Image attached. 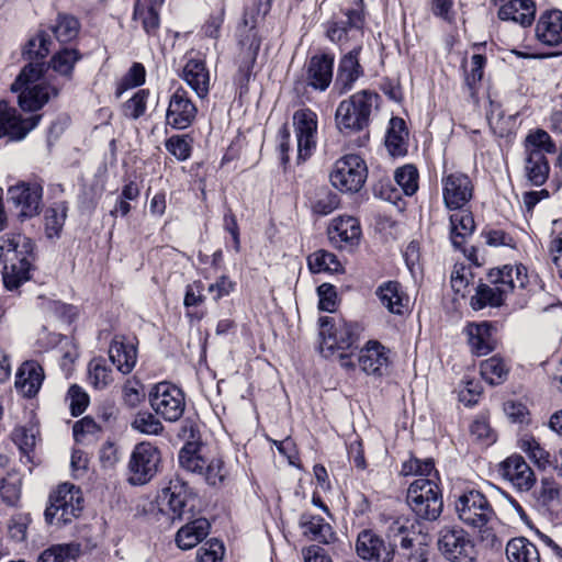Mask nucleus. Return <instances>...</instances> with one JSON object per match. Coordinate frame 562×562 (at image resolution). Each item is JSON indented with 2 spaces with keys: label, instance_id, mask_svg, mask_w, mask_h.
<instances>
[{
  "label": "nucleus",
  "instance_id": "48",
  "mask_svg": "<svg viewBox=\"0 0 562 562\" xmlns=\"http://www.w3.org/2000/svg\"><path fill=\"white\" fill-rule=\"evenodd\" d=\"M53 32L59 42H70L76 38L79 33V22L71 15L59 14L53 27Z\"/></svg>",
  "mask_w": 562,
  "mask_h": 562
},
{
  "label": "nucleus",
  "instance_id": "60",
  "mask_svg": "<svg viewBox=\"0 0 562 562\" xmlns=\"http://www.w3.org/2000/svg\"><path fill=\"white\" fill-rule=\"evenodd\" d=\"M166 149L178 160H187L191 154V146L186 136L175 135L166 142Z\"/></svg>",
  "mask_w": 562,
  "mask_h": 562
},
{
  "label": "nucleus",
  "instance_id": "6",
  "mask_svg": "<svg viewBox=\"0 0 562 562\" xmlns=\"http://www.w3.org/2000/svg\"><path fill=\"white\" fill-rule=\"evenodd\" d=\"M406 501L419 519L432 521L442 513L441 491L434 479L417 477L407 490Z\"/></svg>",
  "mask_w": 562,
  "mask_h": 562
},
{
  "label": "nucleus",
  "instance_id": "27",
  "mask_svg": "<svg viewBox=\"0 0 562 562\" xmlns=\"http://www.w3.org/2000/svg\"><path fill=\"white\" fill-rule=\"evenodd\" d=\"M328 237L339 248L353 246L361 237L360 224L352 216L334 218L328 227Z\"/></svg>",
  "mask_w": 562,
  "mask_h": 562
},
{
  "label": "nucleus",
  "instance_id": "33",
  "mask_svg": "<svg viewBox=\"0 0 562 562\" xmlns=\"http://www.w3.org/2000/svg\"><path fill=\"white\" fill-rule=\"evenodd\" d=\"M450 215V239L456 249H461L472 236L475 223L471 212L465 209L454 210Z\"/></svg>",
  "mask_w": 562,
  "mask_h": 562
},
{
  "label": "nucleus",
  "instance_id": "23",
  "mask_svg": "<svg viewBox=\"0 0 562 562\" xmlns=\"http://www.w3.org/2000/svg\"><path fill=\"white\" fill-rule=\"evenodd\" d=\"M358 364L367 374L382 375L390 366L389 350L376 340H370L361 348Z\"/></svg>",
  "mask_w": 562,
  "mask_h": 562
},
{
  "label": "nucleus",
  "instance_id": "10",
  "mask_svg": "<svg viewBox=\"0 0 562 562\" xmlns=\"http://www.w3.org/2000/svg\"><path fill=\"white\" fill-rule=\"evenodd\" d=\"M437 546L450 562H472L476 555L472 538L459 526H443L438 532Z\"/></svg>",
  "mask_w": 562,
  "mask_h": 562
},
{
  "label": "nucleus",
  "instance_id": "49",
  "mask_svg": "<svg viewBox=\"0 0 562 562\" xmlns=\"http://www.w3.org/2000/svg\"><path fill=\"white\" fill-rule=\"evenodd\" d=\"M132 428L144 435H160L164 430L161 422L149 412L138 413L132 422Z\"/></svg>",
  "mask_w": 562,
  "mask_h": 562
},
{
  "label": "nucleus",
  "instance_id": "9",
  "mask_svg": "<svg viewBox=\"0 0 562 562\" xmlns=\"http://www.w3.org/2000/svg\"><path fill=\"white\" fill-rule=\"evenodd\" d=\"M160 461V451L156 446L147 441L137 443L128 460L127 482L134 486L147 484L157 474Z\"/></svg>",
  "mask_w": 562,
  "mask_h": 562
},
{
  "label": "nucleus",
  "instance_id": "24",
  "mask_svg": "<svg viewBox=\"0 0 562 562\" xmlns=\"http://www.w3.org/2000/svg\"><path fill=\"white\" fill-rule=\"evenodd\" d=\"M502 471L503 476L519 491H529L536 483L533 471L519 454L508 457L502 463Z\"/></svg>",
  "mask_w": 562,
  "mask_h": 562
},
{
  "label": "nucleus",
  "instance_id": "54",
  "mask_svg": "<svg viewBox=\"0 0 562 562\" xmlns=\"http://www.w3.org/2000/svg\"><path fill=\"white\" fill-rule=\"evenodd\" d=\"M134 19L140 21L147 34H155L159 27V15L153 5L145 7L137 2L134 9Z\"/></svg>",
  "mask_w": 562,
  "mask_h": 562
},
{
  "label": "nucleus",
  "instance_id": "21",
  "mask_svg": "<svg viewBox=\"0 0 562 562\" xmlns=\"http://www.w3.org/2000/svg\"><path fill=\"white\" fill-rule=\"evenodd\" d=\"M196 112V106L189 99L187 91L179 88L170 98L166 120L171 127L184 130L193 123Z\"/></svg>",
  "mask_w": 562,
  "mask_h": 562
},
{
  "label": "nucleus",
  "instance_id": "46",
  "mask_svg": "<svg viewBox=\"0 0 562 562\" xmlns=\"http://www.w3.org/2000/svg\"><path fill=\"white\" fill-rule=\"evenodd\" d=\"M80 59L76 49L65 48L55 54L50 60V67L57 74L70 78L75 64Z\"/></svg>",
  "mask_w": 562,
  "mask_h": 562
},
{
  "label": "nucleus",
  "instance_id": "17",
  "mask_svg": "<svg viewBox=\"0 0 562 562\" xmlns=\"http://www.w3.org/2000/svg\"><path fill=\"white\" fill-rule=\"evenodd\" d=\"M442 196L447 209L461 210L473 196V183L468 175L451 172L441 179Z\"/></svg>",
  "mask_w": 562,
  "mask_h": 562
},
{
  "label": "nucleus",
  "instance_id": "58",
  "mask_svg": "<svg viewBox=\"0 0 562 562\" xmlns=\"http://www.w3.org/2000/svg\"><path fill=\"white\" fill-rule=\"evenodd\" d=\"M486 59L483 55L475 54L471 57V69L465 71V85L468 86L471 94H474L476 85L483 78V68Z\"/></svg>",
  "mask_w": 562,
  "mask_h": 562
},
{
  "label": "nucleus",
  "instance_id": "36",
  "mask_svg": "<svg viewBox=\"0 0 562 562\" xmlns=\"http://www.w3.org/2000/svg\"><path fill=\"white\" fill-rule=\"evenodd\" d=\"M300 526L303 528L304 536L310 537L311 540L328 544L336 539L331 526L319 516L304 514L301 516Z\"/></svg>",
  "mask_w": 562,
  "mask_h": 562
},
{
  "label": "nucleus",
  "instance_id": "40",
  "mask_svg": "<svg viewBox=\"0 0 562 562\" xmlns=\"http://www.w3.org/2000/svg\"><path fill=\"white\" fill-rule=\"evenodd\" d=\"M406 136L407 132L405 130V122L398 117L391 119L390 127L385 137V145L393 156L405 153Z\"/></svg>",
  "mask_w": 562,
  "mask_h": 562
},
{
  "label": "nucleus",
  "instance_id": "26",
  "mask_svg": "<svg viewBox=\"0 0 562 562\" xmlns=\"http://www.w3.org/2000/svg\"><path fill=\"white\" fill-rule=\"evenodd\" d=\"M45 374L41 364L34 360L23 362L15 375V389L24 397H34L44 381Z\"/></svg>",
  "mask_w": 562,
  "mask_h": 562
},
{
  "label": "nucleus",
  "instance_id": "50",
  "mask_svg": "<svg viewBox=\"0 0 562 562\" xmlns=\"http://www.w3.org/2000/svg\"><path fill=\"white\" fill-rule=\"evenodd\" d=\"M89 380L98 390L105 389L113 381L112 371L105 366L103 359H93L90 361Z\"/></svg>",
  "mask_w": 562,
  "mask_h": 562
},
{
  "label": "nucleus",
  "instance_id": "31",
  "mask_svg": "<svg viewBox=\"0 0 562 562\" xmlns=\"http://www.w3.org/2000/svg\"><path fill=\"white\" fill-rule=\"evenodd\" d=\"M375 294L381 305L392 314L402 315L407 307L408 296L396 281L382 283L376 289Z\"/></svg>",
  "mask_w": 562,
  "mask_h": 562
},
{
  "label": "nucleus",
  "instance_id": "62",
  "mask_svg": "<svg viewBox=\"0 0 562 562\" xmlns=\"http://www.w3.org/2000/svg\"><path fill=\"white\" fill-rule=\"evenodd\" d=\"M144 396V387L138 381H126L123 386V400L126 405L136 407Z\"/></svg>",
  "mask_w": 562,
  "mask_h": 562
},
{
  "label": "nucleus",
  "instance_id": "34",
  "mask_svg": "<svg viewBox=\"0 0 562 562\" xmlns=\"http://www.w3.org/2000/svg\"><path fill=\"white\" fill-rule=\"evenodd\" d=\"M465 331L471 350L476 356H485L494 350L496 341L488 323L469 324Z\"/></svg>",
  "mask_w": 562,
  "mask_h": 562
},
{
  "label": "nucleus",
  "instance_id": "32",
  "mask_svg": "<svg viewBox=\"0 0 562 562\" xmlns=\"http://www.w3.org/2000/svg\"><path fill=\"white\" fill-rule=\"evenodd\" d=\"M182 78L199 98L207 95L210 90V72L203 60L189 59L182 70Z\"/></svg>",
  "mask_w": 562,
  "mask_h": 562
},
{
  "label": "nucleus",
  "instance_id": "56",
  "mask_svg": "<svg viewBox=\"0 0 562 562\" xmlns=\"http://www.w3.org/2000/svg\"><path fill=\"white\" fill-rule=\"evenodd\" d=\"M37 435L38 430L33 425L18 426L12 432V439L22 451L27 452L35 447Z\"/></svg>",
  "mask_w": 562,
  "mask_h": 562
},
{
  "label": "nucleus",
  "instance_id": "43",
  "mask_svg": "<svg viewBox=\"0 0 562 562\" xmlns=\"http://www.w3.org/2000/svg\"><path fill=\"white\" fill-rule=\"evenodd\" d=\"M310 270L313 273L319 272H338L341 270V265L337 257L326 250H317L307 257Z\"/></svg>",
  "mask_w": 562,
  "mask_h": 562
},
{
  "label": "nucleus",
  "instance_id": "18",
  "mask_svg": "<svg viewBox=\"0 0 562 562\" xmlns=\"http://www.w3.org/2000/svg\"><path fill=\"white\" fill-rule=\"evenodd\" d=\"M40 120L41 115L22 119L7 101H0V138L8 136L12 140H21L36 127Z\"/></svg>",
  "mask_w": 562,
  "mask_h": 562
},
{
  "label": "nucleus",
  "instance_id": "59",
  "mask_svg": "<svg viewBox=\"0 0 562 562\" xmlns=\"http://www.w3.org/2000/svg\"><path fill=\"white\" fill-rule=\"evenodd\" d=\"M225 553L224 546L217 539L207 541L198 551L200 562H221Z\"/></svg>",
  "mask_w": 562,
  "mask_h": 562
},
{
  "label": "nucleus",
  "instance_id": "57",
  "mask_svg": "<svg viewBox=\"0 0 562 562\" xmlns=\"http://www.w3.org/2000/svg\"><path fill=\"white\" fill-rule=\"evenodd\" d=\"M146 70L139 63H134L117 87V97L125 90L142 86L145 82Z\"/></svg>",
  "mask_w": 562,
  "mask_h": 562
},
{
  "label": "nucleus",
  "instance_id": "45",
  "mask_svg": "<svg viewBox=\"0 0 562 562\" xmlns=\"http://www.w3.org/2000/svg\"><path fill=\"white\" fill-rule=\"evenodd\" d=\"M67 207L64 203H56L45 211V234L48 238L59 237L66 220Z\"/></svg>",
  "mask_w": 562,
  "mask_h": 562
},
{
  "label": "nucleus",
  "instance_id": "30",
  "mask_svg": "<svg viewBox=\"0 0 562 562\" xmlns=\"http://www.w3.org/2000/svg\"><path fill=\"white\" fill-rule=\"evenodd\" d=\"M536 16V4L532 0H508L498 9V18L512 21L521 26L532 24Z\"/></svg>",
  "mask_w": 562,
  "mask_h": 562
},
{
  "label": "nucleus",
  "instance_id": "14",
  "mask_svg": "<svg viewBox=\"0 0 562 562\" xmlns=\"http://www.w3.org/2000/svg\"><path fill=\"white\" fill-rule=\"evenodd\" d=\"M454 507L459 519L474 529L482 530L494 517V510L485 495L475 490L462 493Z\"/></svg>",
  "mask_w": 562,
  "mask_h": 562
},
{
  "label": "nucleus",
  "instance_id": "29",
  "mask_svg": "<svg viewBox=\"0 0 562 562\" xmlns=\"http://www.w3.org/2000/svg\"><path fill=\"white\" fill-rule=\"evenodd\" d=\"M360 47H356L346 54L339 61L336 86L339 93L351 90L355 82L362 76L363 70L359 64Z\"/></svg>",
  "mask_w": 562,
  "mask_h": 562
},
{
  "label": "nucleus",
  "instance_id": "51",
  "mask_svg": "<svg viewBox=\"0 0 562 562\" xmlns=\"http://www.w3.org/2000/svg\"><path fill=\"white\" fill-rule=\"evenodd\" d=\"M148 97L149 91L146 89H140L135 92L134 95L128 99L122 106L124 116L132 120H137L144 115L147 109Z\"/></svg>",
  "mask_w": 562,
  "mask_h": 562
},
{
  "label": "nucleus",
  "instance_id": "47",
  "mask_svg": "<svg viewBox=\"0 0 562 562\" xmlns=\"http://www.w3.org/2000/svg\"><path fill=\"white\" fill-rule=\"evenodd\" d=\"M518 446L538 468H546L550 463L549 452L546 451L532 436H524L520 438Z\"/></svg>",
  "mask_w": 562,
  "mask_h": 562
},
{
  "label": "nucleus",
  "instance_id": "11",
  "mask_svg": "<svg viewBox=\"0 0 562 562\" xmlns=\"http://www.w3.org/2000/svg\"><path fill=\"white\" fill-rule=\"evenodd\" d=\"M178 460L182 469L202 475L213 486L222 484L228 475L222 458H206L191 447H183L179 451Z\"/></svg>",
  "mask_w": 562,
  "mask_h": 562
},
{
  "label": "nucleus",
  "instance_id": "61",
  "mask_svg": "<svg viewBox=\"0 0 562 562\" xmlns=\"http://www.w3.org/2000/svg\"><path fill=\"white\" fill-rule=\"evenodd\" d=\"M69 407L74 416L85 412L88 406V394L78 385H71L68 390Z\"/></svg>",
  "mask_w": 562,
  "mask_h": 562
},
{
  "label": "nucleus",
  "instance_id": "44",
  "mask_svg": "<svg viewBox=\"0 0 562 562\" xmlns=\"http://www.w3.org/2000/svg\"><path fill=\"white\" fill-rule=\"evenodd\" d=\"M482 378L492 385L501 384L508 374V368L499 357H491L484 360L481 366Z\"/></svg>",
  "mask_w": 562,
  "mask_h": 562
},
{
  "label": "nucleus",
  "instance_id": "8",
  "mask_svg": "<svg viewBox=\"0 0 562 562\" xmlns=\"http://www.w3.org/2000/svg\"><path fill=\"white\" fill-rule=\"evenodd\" d=\"M156 503L159 512L171 520L190 519L193 516L195 495L186 482L176 479L158 493Z\"/></svg>",
  "mask_w": 562,
  "mask_h": 562
},
{
  "label": "nucleus",
  "instance_id": "20",
  "mask_svg": "<svg viewBox=\"0 0 562 562\" xmlns=\"http://www.w3.org/2000/svg\"><path fill=\"white\" fill-rule=\"evenodd\" d=\"M363 15L359 10H347L341 16H335L328 22L326 34L334 43L357 40L362 35Z\"/></svg>",
  "mask_w": 562,
  "mask_h": 562
},
{
  "label": "nucleus",
  "instance_id": "7",
  "mask_svg": "<svg viewBox=\"0 0 562 562\" xmlns=\"http://www.w3.org/2000/svg\"><path fill=\"white\" fill-rule=\"evenodd\" d=\"M83 508V498L79 488L72 484H60L50 495L45 509V520L49 525L64 526L79 517Z\"/></svg>",
  "mask_w": 562,
  "mask_h": 562
},
{
  "label": "nucleus",
  "instance_id": "52",
  "mask_svg": "<svg viewBox=\"0 0 562 562\" xmlns=\"http://www.w3.org/2000/svg\"><path fill=\"white\" fill-rule=\"evenodd\" d=\"M49 36L46 33L41 32L27 42L24 55H26L31 60L30 63H38L43 66L40 60L46 57L49 53Z\"/></svg>",
  "mask_w": 562,
  "mask_h": 562
},
{
  "label": "nucleus",
  "instance_id": "2",
  "mask_svg": "<svg viewBox=\"0 0 562 562\" xmlns=\"http://www.w3.org/2000/svg\"><path fill=\"white\" fill-rule=\"evenodd\" d=\"M527 281L526 268L521 265H505L502 268L492 269L488 273L490 283H481L476 286L470 304L476 311L486 306H501L517 285L525 288Z\"/></svg>",
  "mask_w": 562,
  "mask_h": 562
},
{
  "label": "nucleus",
  "instance_id": "4",
  "mask_svg": "<svg viewBox=\"0 0 562 562\" xmlns=\"http://www.w3.org/2000/svg\"><path fill=\"white\" fill-rule=\"evenodd\" d=\"M376 99V93L362 90L342 100L335 114L337 128L346 135L363 131L369 125L370 114Z\"/></svg>",
  "mask_w": 562,
  "mask_h": 562
},
{
  "label": "nucleus",
  "instance_id": "55",
  "mask_svg": "<svg viewBox=\"0 0 562 562\" xmlns=\"http://www.w3.org/2000/svg\"><path fill=\"white\" fill-rule=\"evenodd\" d=\"M394 179L406 195L414 194L418 188V172L412 165L396 169Z\"/></svg>",
  "mask_w": 562,
  "mask_h": 562
},
{
  "label": "nucleus",
  "instance_id": "41",
  "mask_svg": "<svg viewBox=\"0 0 562 562\" xmlns=\"http://www.w3.org/2000/svg\"><path fill=\"white\" fill-rule=\"evenodd\" d=\"M260 48V41L255 33L248 36V47L244 52L243 60L239 65L236 79L241 86H245L250 78L252 67L256 63L258 50Z\"/></svg>",
  "mask_w": 562,
  "mask_h": 562
},
{
  "label": "nucleus",
  "instance_id": "13",
  "mask_svg": "<svg viewBox=\"0 0 562 562\" xmlns=\"http://www.w3.org/2000/svg\"><path fill=\"white\" fill-rule=\"evenodd\" d=\"M149 404L157 415L173 423L184 413L186 396L179 386L170 382H160L150 390Z\"/></svg>",
  "mask_w": 562,
  "mask_h": 562
},
{
  "label": "nucleus",
  "instance_id": "19",
  "mask_svg": "<svg viewBox=\"0 0 562 562\" xmlns=\"http://www.w3.org/2000/svg\"><path fill=\"white\" fill-rule=\"evenodd\" d=\"M356 552L360 559L368 562H392L394 558L393 546L369 529L359 532Z\"/></svg>",
  "mask_w": 562,
  "mask_h": 562
},
{
  "label": "nucleus",
  "instance_id": "28",
  "mask_svg": "<svg viewBox=\"0 0 562 562\" xmlns=\"http://www.w3.org/2000/svg\"><path fill=\"white\" fill-rule=\"evenodd\" d=\"M109 357L120 372L128 374L137 362V349L132 340L116 335L110 344Z\"/></svg>",
  "mask_w": 562,
  "mask_h": 562
},
{
  "label": "nucleus",
  "instance_id": "64",
  "mask_svg": "<svg viewBox=\"0 0 562 562\" xmlns=\"http://www.w3.org/2000/svg\"><path fill=\"white\" fill-rule=\"evenodd\" d=\"M549 255L562 280V232L552 236L549 244Z\"/></svg>",
  "mask_w": 562,
  "mask_h": 562
},
{
  "label": "nucleus",
  "instance_id": "42",
  "mask_svg": "<svg viewBox=\"0 0 562 562\" xmlns=\"http://www.w3.org/2000/svg\"><path fill=\"white\" fill-rule=\"evenodd\" d=\"M549 162L546 156H526L525 173L533 186H542L549 177Z\"/></svg>",
  "mask_w": 562,
  "mask_h": 562
},
{
  "label": "nucleus",
  "instance_id": "38",
  "mask_svg": "<svg viewBox=\"0 0 562 562\" xmlns=\"http://www.w3.org/2000/svg\"><path fill=\"white\" fill-rule=\"evenodd\" d=\"M526 156H546L555 153V144L543 130L530 132L525 139Z\"/></svg>",
  "mask_w": 562,
  "mask_h": 562
},
{
  "label": "nucleus",
  "instance_id": "39",
  "mask_svg": "<svg viewBox=\"0 0 562 562\" xmlns=\"http://www.w3.org/2000/svg\"><path fill=\"white\" fill-rule=\"evenodd\" d=\"M80 554L78 543H58L45 549L37 559V562H72Z\"/></svg>",
  "mask_w": 562,
  "mask_h": 562
},
{
  "label": "nucleus",
  "instance_id": "12",
  "mask_svg": "<svg viewBox=\"0 0 562 562\" xmlns=\"http://www.w3.org/2000/svg\"><path fill=\"white\" fill-rule=\"evenodd\" d=\"M368 177L364 160L358 155H346L339 158L329 175L331 184L341 192H358Z\"/></svg>",
  "mask_w": 562,
  "mask_h": 562
},
{
  "label": "nucleus",
  "instance_id": "63",
  "mask_svg": "<svg viewBox=\"0 0 562 562\" xmlns=\"http://www.w3.org/2000/svg\"><path fill=\"white\" fill-rule=\"evenodd\" d=\"M317 294L319 297L318 307L325 312H334L336 307L337 293L334 285L329 283H323L317 288Z\"/></svg>",
  "mask_w": 562,
  "mask_h": 562
},
{
  "label": "nucleus",
  "instance_id": "15",
  "mask_svg": "<svg viewBox=\"0 0 562 562\" xmlns=\"http://www.w3.org/2000/svg\"><path fill=\"white\" fill-rule=\"evenodd\" d=\"M7 199L19 220L32 218L42 210L43 186L37 181H20L8 188Z\"/></svg>",
  "mask_w": 562,
  "mask_h": 562
},
{
  "label": "nucleus",
  "instance_id": "53",
  "mask_svg": "<svg viewBox=\"0 0 562 562\" xmlns=\"http://www.w3.org/2000/svg\"><path fill=\"white\" fill-rule=\"evenodd\" d=\"M21 479L9 474L1 480L0 495L2 501L9 506L18 505L21 498Z\"/></svg>",
  "mask_w": 562,
  "mask_h": 562
},
{
  "label": "nucleus",
  "instance_id": "37",
  "mask_svg": "<svg viewBox=\"0 0 562 562\" xmlns=\"http://www.w3.org/2000/svg\"><path fill=\"white\" fill-rule=\"evenodd\" d=\"M506 557L509 562H540L537 547L527 538H513L507 542Z\"/></svg>",
  "mask_w": 562,
  "mask_h": 562
},
{
  "label": "nucleus",
  "instance_id": "35",
  "mask_svg": "<svg viewBox=\"0 0 562 562\" xmlns=\"http://www.w3.org/2000/svg\"><path fill=\"white\" fill-rule=\"evenodd\" d=\"M210 531V522L198 518L181 527L176 535V543L182 550H189L200 543Z\"/></svg>",
  "mask_w": 562,
  "mask_h": 562
},
{
  "label": "nucleus",
  "instance_id": "5",
  "mask_svg": "<svg viewBox=\"0 0 562 562\" xmlns=\"http://www.w3.org/2000/svg\"><path fill=\"white\" fill-rule=\"evenodd\" d=\"M42 74L43 67L41 64L29 63L11 85V90L19 92L18 101L23 111H37L49 100L50 93L57 94L55 88L35 83Z\"/></svg>",
  "mask_w": 562,
  "mask_h": 562
},
{
  "label": "nucleus",
  "instance_id": "25",
  "mask_svg": "<svg viewBox=\"0 0 562 562\" xmlns=\"http://www.w3.org/2000/svg\"><path fill=\"white\" fill-rule=\"evenodd\" d=\"M334 57L328 54L311 57L306 66V83L315 90L325 91L333 80Z\"/></svg>",
  "mask_w": 562,
  "mask_h": 562
},
{
  "label": "nucleus",
  "instance_id": "1",
  "mask_svg": "<svg viewBox=\"0 0 562 562\" xmlns=\"http://www.w3.org/2000/svg\"><path fill=\"white\" fill-rule=\"evenodd\" d=\"M34 260V243L21 234H5L0 237V271L8 290L18 289L30 279Z\"/></svg>",
  "mask_w": 562,
  "mask_h": 562
},
{
  "label": "nucleus",
  "instance_id": "3",
  "mask_svg": "<svg viewBox=\"0 0 562 562\" xmlns=\"http://www.w3.org/2000/svg\"><path fill=\"white\" fill-rule=\"evenodd\" d=\"M318 322L321 353L326 358L337 355L342 368L353 369L355 363L345 351L355 345L358 337V325L329 316L321 317Z\"/></svg>",
  "mask_w": 562,
  "mask_h": 562
},
{
  "label": "nucleus",
  "instance_id": "22",
  "mask_svg": "<svg viewBox=\"0 0 562 562\" xmlns=\"http://www.w3.org/2000/svg\"><path fill=\"white\" fill-rule=\"evenodd\" d=\"M536 38L542 45L555 47L562 44V11L548 10L540 14L536 29Z\"/></svg>",
  "mask_w": 562,
  "mask_h": 562
},
{
  "label": "nucleus",
  "instance_id": "16",
  "mask_svg": "<svg viewBox=\"0 0 562 562\" xmlns=\"http://www.w3.org/2000/svg\"><path fill=\"white\" fill-rule=\"evenodd\" d=\"M317 114L311 109H300L293 114V127L296 137L297 159L305 161L316 148Z\"/></svg>",
  "mask_w": 562,
  "mask_h": 562
}]
</instances>
